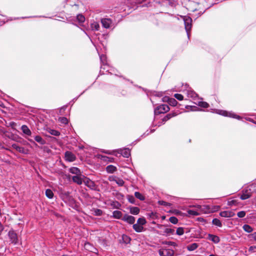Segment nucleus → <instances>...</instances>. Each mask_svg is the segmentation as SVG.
<instances>
[{
	"instance_id": "f257e3e1",
	"label": "nucleus",
	"mask_w": 256,
	"mask_h": 256,
	"mask_svg": "<svg viewBox=\"0 0 256 256\" xmlns=\"http://www.w3.org/2000/svg\"><path fill=\"white\" fill-rule=\"evenodd\" d=\"M256 184H252L248 186L244 190H242V193L240 196V198L242 200H244L250 198L253 193L254 190H256Z\"/></svg>"
},
{
	"instance_id": "f03ea898",
	"label": "nucleus",
	"mask_w": 256,
	"mask_h": 256,
	"mask_svg": "<svg viewBox=\"0 0 256 256\" xmlns=\"http://www.w3.org/2000/svg\"><path fill=\"white\" fill-rule=\"evenodd\" d=\"M102 152L108 154H114L116 156H118V154H120L125 158H128L130 154V150L128 148L118 149L113 152H110L109 150H104Z\"/></svg>"
},
{
	"instance_id": "7ed1b4c3",
	"label": "nucleus",
	"mask_w": 256,
	"mask_h": 256,
	"mask_svg": "<svg viewBox=\"0 0 256 256\" xmlns=\"http://www.w3.org/2000/svg\"><path fill=\"white\" fill-rule=\"evenodd\" d=\"M183 20L184 22L185 29L187 32L188 36L189 37V31L191 29L192 26V18L188 16H182Z\"/></svg>"
},
{
	"instance_id": "20e7f679",
	"label": "nucleus",
	"mask_w": 256,
	"mask_h": 256,
	"mask_svg": "<svg viewBox=\"0 0 256 256\" xmlns=\"http://www.w3.org/2000/svg\"><path fill=\"white\" fill-rule=\"evenodd\" d=\"M169 110V106L166 104H164L158 106L154 110V113L156 114H163Z\"/></svg>"
},
{
	"instance_id": "39448f33",
	"label": "nucleus",
	"mask_w": 256,
	"mask_h": 256,
	"mask_svg": "<svg viewBox=\"0 0 256 256\" xmlns=\"http://www.w3.org/2000/svg\"><path fill=\"white\" fill-rule=\"evenodd\" d=\"M216 113L226 116H229L237 119H240V116H238L232 112H228L225 110H216Z\"/></svg>"
},
{
	"instance_id": "423d86ee",
	"label": "nucleus",
	"mask_w": 256,
	"mask_h": 256,
	"mask_svg": "<svg viewBox=\"0 0 256 256\" xmlns=\"http://www.w3.org/2000/svg\"><path fill=\"white\" fill-rule=\"evenodd\" d=\"M160 256H174V252L171 249L161 248L158 250Z\"/></svg>"
},
{
	"instance_id": "0eeeda50",
	"label": "nucleus",
	"mask_w": 256,
	"mask_h": 256,
	"mask_svg": "<svg viewBox=\"0 0 256 256\" xmlns=\"http://www.w3.org/2000/svg\"><path fill=\"white\" fill-rule=\"evenodd\" d=\"M8 238L10 242L14 244L18 242V238L14 230H10L8 233Z\"/></svg>"
},
{
	"instance_id": "6e6552de",
	"label": "nucleus",
	"mask_w": 256,
	"mask_h": 256,
	"mask_svg": "<svg viewBox=\"0 0 256 256\" xmlns=\"http://www.w3.org/2000/svg\"><path fill=\"white\" fill-rule=\"evenodd\" d=\"M83 182L85 184L86 186L88 187L90 189L96 190V185L95 183L94 182H93L90 178H85Z\"/></svg>"
},
{
	"instance_id": "1a4fd4ad",
	"label": "nucleus",
	"mask_w": 256,
	"mask_h": 256,
	"mask_svg": "<svg viewBox=\"0 0 256 256\" xmlns=\"http://www.w3.org/2000/svg\"><path fill=\"white\" fill-rule=\"evenodd\" d=\"M101 23L104 28H108L112 26V20L110 18H102Z\"/></svg>"
},
{
	"instance_id": "9d476101",
	"label": "nucleus",
	"mask_w": 256,
	"mask_h": 256,
	"mask_svg": "<svg viewBox=\"0 0 256 256\" xmlns=\"http://www.w3.org/2000/svg\"><path fill=\"white\" fill-rule=\"evenodd\" d=\"M66 160L68 162H74L76 160V157L72 152L67 151L65 152Z\"/></svg>"
},
{
	"instance_id": "9b49d317",
	"label": "nucleus",
	"mask_w": 256,
	"mask_h": 256,
	"mask_svg": "<svg viewBox=\"0 0 256 256\" xmlns=\"http://www.w3.org/2000/svg\"><path fill=\"white\" fill-rule=\"evenodd\" d=\"M109 180L110 181L115 182L119 186H122L124 183L123 180L116 176L110 177Z\"/></svg>"
},
{
	"instance_id": "f8f14e48",
	"label": "nucleus",
	"mask_w": 256,
	"mask_h": 256,
	"mask_svg": "<svg viewBox=\"0 0 256 256\" xmlns=\"http://www.w3.org/2000/svg\"><path fill=\"white\" fill-rule=\"evenodd\" d=\"M234 212L232 211H223L220 212V215L224 218H230L234 216Z\"/></svg>"
},
{
	"instance_id": "ddd939ff",
	"label": "nucleus",
	"mask_w": 256,
	"mask_h": 256,
	"mask_svg": "<svg viewBox=\"0 0 256 256\" xmlns=\"http://www.w3.org/2000/svg\"><path fill=\"white\" fill-rule=\"evenodd\" d=\"M122 220L130 224H134L135 222V218L132 216L125 215Z\"/></svg>"
},
{
	"instance_id": "4468645a",
	"label": "nucleus",
	"mask_w": 256,
	"mask_h": 256,
	"mask_svg": "<svg viewBox=\"0 0 256 256\" xmlns=\"http://www.w3.org/2000/svg\"><path fill=\"white\" fill-rule=\"evenodd\" d=\"M82 175H77L73 176L72 178V180L74 182L78 184H82L84 180H82L81 176Z\"/></svg>"
},
{
	"instance_id": "2eb2a0df",
	"label": "nucleus",
	"mask_w": 256,
	"mask_h": 256,
	"mask_svg": "<svg viewBox=\"0 0 256 256\" xmlns=\"http://www.w3.org/2000/svg\"><path fill=\"white\" fill-rule=\"evenodd\" d=\"M208 239L216 244H217L220 242V238L218 236L211 234H209L208 235Z\"/></svg>"
},
{
	"instance_id": "dca6fc26",
	"label": "nucleus",
	"mask_w": 256,
	"mask_h": 256,
	"mask_svg": "<svg viewBox=\"0 0 256 256\" xmlns=\"http://www.w3.org/2000/svg\"><path fill=\"white\" fill-rule=\"evenodd\" d=\"M69 171L70 173L72 174H76V176L77 175H81L82 172L79 168L76 167H72L69 169Z\"/></svg>"
},
{
	"instance_id": "f3484780",
	"label": "nucleus",
	"mask_w": 256,
	"mask_h": 256,
	"mask_svg": "<svg viewBox=\"0 0 256 256\" xmlns=\"http://www.w3.org/2000/svg\"><path fill=\"white\" fill-rule=\"evenodd\" d=\"M178 114L176 112L170 113L166 114L162 119V122H164L171 118H172L177 116Z\"/></svg>"
},
{
	"instance_id": "a211bd4d",
	"label": "nucleus",
	"mask_w": 256,
	"mask_h": 256,
	"mask_svg": "<svg viewBox=\"0 0 256 256\" xmlns=\"http://www.w3.org/2000/svg\"><path fill=\"white\" fill-rule=\"evenodd\" d=\"M21 129L22 131V132L28 135V136H30L32 134L31 131L28 128L26 125H22V126Z\"/></svg>"
},
{
	"instance_id": "6ab92c4d",
	"label": "nucleus",
	"mask_w": 256,
	"mask_h": 256,
	"mask_svg": "<svg viewBox=\"0 0 256 256\" xmlns=\"http://www.w3.org/2000/svg\"><path fill=\"white\" fill-rule=\"evenodd\" d=\"M132 227L134 230L138 232H142L144 230V227L138 224H134Z\"/></svg>"
},
{
	"instance_id": "aec40b11",
	"label": "nucleus",
	"mask_w": 256,
	"mask_h": 256,
	"mask_svg": "<svg viewBox=\"0 0 256 256\" xmlns=\"http://www.w3.org/2000/svg\"><path fill=\"white\" fill-rule=\"evenodd\" d=\"M116 170V168L112 165H109L106 167V170L108 173H113Z\"/></svg>"
},
{
	"instance_id": "412c9836",
	"label": "nucleus",
	"mask_w": 256,
	"mask_h": 256,
	"mask_svg": "<svg viewBox=\"0 0 256 256\" xmlns=\"http://www.w3.org/2000/svg\"><path fill=\"white\" fill-rule=\"evenodd\" d=\"M35 140L41 144H44L46 142V140H44L41 136H36L34 137Z\"/></svg>"
},
{
	"instance_id": "4be33fe9",
	"label": "nucleus",
	"mask_w": 256,
	"mask_h": 256,
	"mask_svg": "<svg viewBox=\"0 0 256 256\" xmlns=\"http://www.w3.org/2000/svg\"><path fill=\"white\" fill-rule=\"evenodd\" d=\"M12 147L16 150L17 151L20 152H22V153H24V148L22 147H20L18 146V144H14L12 145Z\"/></svg>"
},
{
	"instance_id": "5701e85b",
	"label": "nucleus",
	"mask_w": 256,
	"mask_h": 256,
	"mask_svg": "<svg viewBox=\"0 0 256 256\" xmlns=\"http://www.w3.org/2000/svg\"><path fill=\"white\" fill-rule=\"evenodd\" d=\"M122 212L119 210H114L112 213L114 218H120L122 216Z\"/></svg>"
},
{
	"instance_id": "b1692460",
	"label": "nucleus",
	"mask_w": 256,
	"mask_h": 256,
	"mask_svg": "<svg viewBox=\"0 0 256 256\" xmlns=\"http://www.w3.org/2000/svg\"><path fill=\"white\" fill-rule=\"evenodd\" d=\"M242 228L245 232L248 233L252 232L253 231V228L248 224H244Z\"/></svg>"
},
{
	"instance_id": "393cba45",
	"label": "nucleus",
	"mask_w": 256,
	"mask_h": 256,
	"mask_svg": "<svg viewBox=\"0 0 256 256\" xmlns=\"http://www.w3.org/2000/svg\"><path fill=\"white\" fill-rule=\"evenodd\" d=\"M140 212V208L138 207L134 206L130 208V212L132 214H138Z\"/></svg>"
},
{
	"instance_id": "a878e982",
	"label": "nucleus",
	"mask_w": 256,
	"mask_h": 256,
	"mask_svg": "<svg viewBox=\"0 0 256 256\" xmlns=\"http://www.w3.org/2000/svg\"><path fill=\"white\" fill-rule=\"evenodd\" d=\"M122 240L124 242L125 244H129L131 240V238L128 236L126 234H123L122 236Z\"/></svg>"
},
{
	"instance_id": "bb28decb",
	"label": "nucleus",
	"mask_w": 256,
	"mask_h": 256,
	"mask_svg": "<svg viewBox=\"0 0 256 256\" xmlns=\"http://www.w3.org/2000/svg\"><path fill=\"white\" fill-rule=\"evenodd\" d=\"M134 196L140 200H145L144 196L138 192H134Z\"/></svg>"
},
{
	"instance_id": "cd10ccee",
	"label": "nucleus",
	"mask_w": 256,
	"mask_h": 256,
	"mask_svg": "<svg viewBox=\"0 0 256 256\" xmlns=\"http://www.w3.org/2000/svg\"><path fill=\"white\" fill-rule=\"evenodd\" d=\"M46 195L49 198H52L54 196V193L50 189H47L46 190Z\"/></svg>"
},
{
	"instance_id": "c85d7f7f",
	"label": "nucleus",
	"mask_w": 256,
	"mask_h": 256,
	"mask_svg": "<svg viewBox=\"0 0 256 256\" xmlns=\"http://www.w3.org/2000/svg\"><path fill=\"white\" fill-rule=\"evenodd\" d=\"M198 246L196 243H193L188 246V250L190 251H192L196 250L198 248Z\"/></svg>"
},
{
	"instance_id": "c756f323",
	"label": "nucleus",
	"mask_w": 256,
	"mask_h": 256,
	"mask_svg": "<svg viewBox=\"0 0 256 256\" xmlns=\"http://www.w3.org/2000/svg\"><path fill=\"white\" fill-rule=\"evenodd\" d=\"M212 222L213 224L216 226L218 227L222 226V224L221 222L218 218L213 219Z\"/></svg>"
},
{
	"instance_id": "7c9ffc66",
	"label": "nucleus",
	"mask_w": 256,
	"mask_h": 256,
	"mask_svg": "<svg viewBox=\"0 0 256 256\" xmlns=\"http://www.w3.org/2000/svg\"><path fill=\"white\" fill-rule=\"evenodd\" d=\"M91 28L92 30H98L100 28V25L98 22H94L92 24Z\"/></svg>"
},
{
	"instance_id": "2f4dec72",
	"label": "nucleus",
	"mask_w": 256,
	"mask_h": 256,
	"mask_svg": "<svg viewBox=\"0 0 256 256\" xmlns=\"http://www.w3.org/2000/svg\"><path fill=\"white\" fill-rule=\"evenodd\" d=\"M146 223V220L144 218H140L138 220L137 224L143 226Z\"/></svg>"
},
{
	"instance_id": "473e14b6",
	"label": "nucleus",
	"mask_w": 256,
	"mask_h": 256,
	"mask_svg": "<svg viewBox=\"0 0 256 256\" xmlns=\"http://www.w3.org/2000/svg\"><path fill=\"white\" fill-rule=\"evenodd\" d=\"M184 228L182 227H179L176 230V234L178 236H182L184 234Z\"/></svg>"
},
{
	"instance_id": "72a5a7b5",
	"label": "nucleus",
	"mask_w": 256,
	"mask_h": 256,
	"mask_svg": "<svg viewBox=\"0 0 256 256\" xmlns=\"http://www.w3.org/2000/svg\"><path fill=\"white\" fill-rule=\"evenodd\" d=\"M177 101L174 98H170L168 100V104L172 106H176L177 104Z\"/></svg>"
},
{
	"instance_id": "f704fd0d",
	"label": "nucleus",
	"mask_w": 256,
	"mask_h": 256,
	"mask_svg": "<svg viewBox=\"0 0 256 256\" xmlns=\"http://www.w3.org/2000/svg\"><path fill=\"white\" fill-rule=\"evenodd\" d=\"M76 18H77L78 20V21L79 22H80V23H82V22H84V20H85V18H84V16L83 15L80 14H78V15L77 16Z\"/></svg>"
},
{
	"instance_id": "c9c22d12",
	"label": "nucleus",
	"mask_w": 256,
	"mask_h": 256,
	"mask_svg": "<svg viewBox=\"0 0 256 256\" xmlns=\"http://www.w3.org/2000/svg\"><path fill=\"white\" fill-rule=\"evenodd\" d=\"M164 232L166 234H174V230L172 228H166Z\"/></svg>"
},
{
	"instance_id": "e433bc0d",
	"label": "nucleus",
	"mask_w": 256,
	"mask_h": 256,
	"mask_svg": "<svg viewBox=\"0 0 256 256\" xmlns=\"http://www.w3.org/2000/svg\"><path fill=\"white\" fill-rule=\"evenodd\" d=\"M101 160H104V161H108L110 162H112V160H114L112 158L108 157L106 156H100Z\"/></svg>"
},
{
	"instance_id": "4c0bfd02",
	"label": "nucleus",
	"mask_w": 256,
	"mask_h": 256,
	"mask_svg": "<svg viewBox=\"0 0 256 256\" xmlns=\"http://www.w3.org/2000/svg\"><path fill=\"white\" fill-rule=\"evenodd\" d=\"M198 106L204 108H207L208 107V104L205 102H198Z\"/></svg>"
},
{
	"instance_id": "58836bf2",
	"label": "nucleus",
	"mask_w": 256,
	"mask_h": 256,
	"mask_svg": "<svg viewBox=\"0 0 256 256\" xmlns=\"http://www.w3.org/2000/svg\"><path fill=\"white\" fill-rule=\"evenodd\" d=\"M169 221L173 224H176L178 222V220L176 217L172 216L169 218Z\"/></svg>"
},
{
	"instance_id": "ea45409f",
	"label": "nucleus",
	"mask_w": 256,
	"mask_h": 256,
	"mask_svg": "<svg viewBox=\"0 0 256 256\" xmlns=\"http://www.w3.org/2000/svg\"><path fill=\"white\" fill-rule=\"evenodd\" d=\"M158 203L160 205L165 206H170L172 205V204L170 203L167 202H166L165 201H164V200H159L158 202Z\"/></svg>"
},
{
	"instance_id": "a19ab883",
	"label": "nucleus",
	"mask_w": 256,
	"mask_h": 256,
	"mask_svg": "<svg viewBox=\"0 0 256 256\" xmlns=\"http://www.w3.org/2000/svg\"><path fill=\"white\" fill-rule=\"evenodd\" d=\"M188 214H190V215H192V216L199 215V213L198 212L195 211L194 210H188Z\"/></svg>"
},
{
	"instance_id": "79ce46f5",
	"label": "nucleus",
	"mask_w": 256,
	"mask_h": 256,
	"mask_svg": "<svg viewBox=\"0 0 256 256\" xmlns=\"http://www.w3.org/2000/svg\"><path fill=\"white\" fill-rule=\"evenodd\" d=\"M127 197L130 202L132 204H134L135 202V198L134 196L132 195H128Z\"/></svg>"
},
{
	"instance_id": "37998d69",
	"label": "nucleus",
	"mask_w": 256,
	"mask_h": 256,
	"mask_svg": "<svg viewBox=\"0 0 256 256\" xmlns=\"http://www.w3.org/2000/svg\"><path fill=\"white\" fill-rule=\"evenodd\" d=\"M59 121L64 124H67L68 123V120L64 117L60 118Z\"/></svg>"
},
{
	"instance_id": "c03bdc74",
	"label": "nucleus",
	"mask_w": 256,
	"mask_h": 256,
	"mask_svg": "<svg viewBox=\"0 0 256 256\" xmlns=\"http://www.w3.org/2000/svg\"><path fill=\"white\" fill-rule=\"evenodd\" d=\"M174 96L175 98H176L177 100H182L184 98V96L182 94H176L174 95Z\"/></svg>"
},
{
	"instance_id": "a18cd8bd",
	"label": "nucleus",
	"mask_w": 256,
	"mask_h": 256,
	"mask_svg": "<svg viewBox=\"0 0 256 256\" xmlns=\"http://www.w3.org/2000/svg\"><path fill=\"white\" fill-rule=\"evenodd\" d=\"M246 214V213L244 211H240L238 212L237 216L238 217L240 218H242L245 216Z\"/></svg>"
},
{
	"instance_id": "49530a36",
	"label": "nucleus",
	"mask_w": 256,
	"mask_h": 256,
	"mask_svg": "<svg viewBox=\"0 0 256 256\" xmlns=\"http://www.w3.org/2000/svg\"><path fill=\"white\" fill-rule=\"evenodd\" d=\"M50 134L52 135L55 136H58L60 134V132L58 131L54 130H51L50 131Z\"/></svg>"
},
{
	"instance_id": "de8ad7c7",
	"label": "nucleus",
	"mask_w": 256,
	"mask_h": 256,
	"mask_svg": "<svg viewBox=\"0 0 256 256\" xmlns=\"http://www.w3.org/2000/svg\"><path fill=\"white\" fill-rule=\"evenodd\" d=\"M248 238L253 239L256 242V232L248 234Z\"/></svg>"
},
{
	"instance_id": "09e8293b",
	"label": "nucleus",
	"mask_w": 256,
	"mask_h": 256,
	"mask_svg": "<svg viewBox=\"0 0 256 256\" xmlns=\"http://www.w3.org/2000/svg\"><path fill=\"white\" fill-rule=\"evenodd\" d=\"M94 212L96 215V216H100L102 214V210L100 209H96L94 210Z\"/></svg>"
},
{
	"instance_id": "8fccbe9b",
	"label": "nucleus",
	"mask_w": 256,
	"mask_h": 256,
	"mask_svg": "<svg viewBox=\"0 0 256 256\" xmlns=\"http://www.w3.org/2000/svg\"><path fill=\"white\" fill-rule=\"evenodd\" d=\"M188 95L190 96V97H192V98H194L196 96V94L194 92H191L189 93H188Z\"/></svg>"
},
{
	"instance_id": "3c124183",
	"label": "nucleus",
	"mask_w": 256,
	"mask_h": 256,
	"mask_svg": "<svg viewBox=\"0 0 256 256\" xmlns=\"http://www.w3.org/2000/svg\"><path fill=\"white\" fill-rule=\"evenodd\" d=\"M90 244L89 243L86 244L84 245L85 248L88 250L92 251V250L90 248Z\"/></svg>"
},
{
	"instance_id": "603ef678",
	"label": "nucleus",
	"mask_w": 256,
	"mask_h": 256,
	"mask_svg": "<svg viewBox=\"0 0 256 256\" xmlns=\"http://www.w3.org/2000/svg\"><path fill=\"white\" fill-rule=\"evenodd\" d=\"M165 244H168L170 246H176V244L174 242H166Z\"/></svg>"
},
{
	"instance_id": "864d4df0",
	"label": "nucleus",
	"mask_w": 256,
	"mask_h": 256,
	"mask_svg": "<svg viewBox=\"0 0 256 256\" xmlns=\"http://www.w3.org/2000/svg\"><path fill=\"white\" fill-rule=\"evenodd\" d=\"M256 248V247L255 246H251L250 248H249V250L250 251H252L254 250L255 248Z\"/></svg>"
},
{
	"instance_id": "5fc2aeb1",
	"label": "nucleus",
	"mask_w": 256,
	"mask_h": 256,
	"mask_svg": "<svg viewBox=\"0 0 256 256\" xmlns=\"http://www.w3.org/2000/svg\"><path fill=\"white\" fill-rule=\"evenodd\" d=\"M3 226H2L1 222H0V234H1V232H2V231L3 230Z\"/></svg>"
},
{
	"instance_id": "6e6d98bb",
	"label": "nucleus",
	"mask_w": 256,
	"mask_h": 256,
	"mask_svg": "<svg viewBox=\"0 0 256 256\" xmlns=\"http://www.w3.org/2000/svg\"><path fill=\"white\" fill-rule=\"evenodd\" d=\"M236 202V200H232L231 201L228 202L229 205H232V204H234Z\"/></svg>"
},
{
	"instance_id": "4d7b16f0",
	"label": "nucleus",
	"mask_w": 256,
	"mask_h": 256,
	"mask_svg": "<svg viewBox=\"0 0 256 256\" xmlns=\"http://www.w3.org/2000/svg\"><path fill=\"white\" fill-rule=\"evenodd\" d=\"M174 214H178L180 212L179 210H174Z\"/></svg>"
},
{
	"instance_id": "13d9d810",
	"label": "nucleus",
	"mask_w": 256,
	"mask_h": 256,
	"mask_svg": "<svg viewBox=\"0 0 256 256\" xmlns=\"http://www.w3.org/2000/svg\"><path fill=\"white\" fill-rule=\"evenodd\" d=\"M105 58H105V56H100V60H101L102 61L103 58H104V59Z\"/></svg>"
},
{
	"instance_id": "bf43d9fd",
	"label": "nucleus",
	"mask_w": 256,
	"mask_h": 256,
	"mask_svg": "<svg viewBox=\"0 0 256 256\" xmlns=\"http://www.w3.org/2000/svg\"><path fill=\"white\" fill-rule=\"evenodd\" d=\"M248 120H249V121H251V122H253L254 123L256 124V122H254V121L252 120L250 118H248Z\"/></svg>"
},
{
	"instance_id": "052dcab7",
	"label": "nucleus",
	"mask_w": 256,
	"mask_h": 256,
	"mask_svg": "<svg viewBox=\"0 0 256 256\" xmlns=\"http://www.w3.org/2000/svg\"><path fill=\"white\" fill-rule=\"evenodd\" d=\"M162 218L163 220H164V219L165 218V216H163L162 217Z\"/></svg>"
},
{
	"instance_id": "680f3d73",
	"label": "nucleus",
	"mask_w": 256,
	"mask_h": 256,
	"mask_svg": "<svg viewBox=\"0 0 256 256\" xmlns=\"http://www.w3.org/2000/svg\"><path fill=\"white\" fill-rule=\"evenodd\" d=\"M198 208H201V206L198 205Z\"/></svg>"
},
{
	"instance_id": "e2e57ef3",
	"label": "nucleus",
	"mask_w": 256,
	"mask_h": 256,
	"mask_svg": "<svg viewBox=\"0 0 256 256\" xmlns=\"http://www.w3.org/2000/svg\"><path fill=\"white\" fill-rule=\"evenodd\" d=\"M209 256H214V254H210V255Z\"/></svg>"
},
{
	"instance_id": "0e129e2a",
	"label": "nucleus",
	"mask_w": 256,
	"mask_h": 256,
	"mask_svg": "<svg viewBox=\"0 0 256 256\" xmlns=\"http://www.w3.org/2000/svg\"><path fill=\"white\" fill-rule=\"evenodd\" d=\"M136 0V2H139V1H138V0Z\"/></svg>"
}]
</instances>
